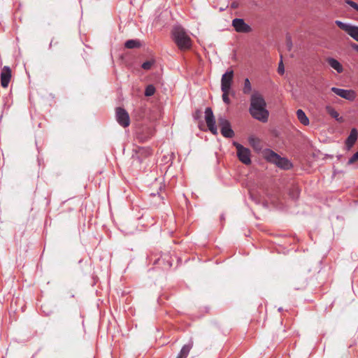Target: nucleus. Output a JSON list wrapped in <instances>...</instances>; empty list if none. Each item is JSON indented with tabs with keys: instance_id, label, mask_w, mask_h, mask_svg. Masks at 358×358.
I'll return each mask as SVG.
<instances>
[{
	"instance_id": "obj_1",
	"label": "nucleus",
	"mask_w": 358,
	"mask_h": 358,
	"mask_svg": "<svg viewBox=\"0 0 358 358\" xmlns=\"http://www.w3.org/2000/svg\"><path fill=\"white\" fill-rule=\"evenodd\" d=\"M171 38L181 51L188 50L192 48V40L185 29L180 25L173 27Z\"/></svg>"
},
{
	"instance_id": "obj_2",
	"label": "nucleus",
	"mask_w": 358,
	"mask_h": 358,
	"mask_svg": "<svg viewBox=\"0 0 358 358\" xmlns=\"http://www.w3.org/2000/svg\"><path fill=\"white\" fill-rule=\"evenodd\" d=\"M264 159L282 170H289L293 167L292 163L286 157H282L278 153L269 148L263 151Z\"/></svg>"
},
{
	"instance_id": "obj_3",
	"label": "nucleus",
	"mask_w": 358,
	"mask_h": 358,
	"mask_svg": "<svg viewBox=\"0 0 358 358\" xmlns=\"http://www.w3.org/2000/svg\"><path fill=\"white\" fill-rule=\"evenodd\" d=\"M233 145L236 149L237 157L240 162L245 165H250L251 161V151L236 141L233 142Z\"/></svg>"
},
{
	"instance_id": "obj_4",
	"label": "nucleus",
	"mask_w": 358,
	"mask_h": 358,
	"mask_svg": "<svg viewBox=\"0 0 358 358\" xmlns=\"http://www.w3.org/2000/svg\"><path fill=\"white\" fill-rule=\"evenodd\" d=\"M218 124L220 127L222 135L227 138H231L234 136V131L231 128L230 122L224 117H218Z\"/></svg>"
},
{
	"instance_id": "obj_5",
	"label": "nucleus",
	"mask_w": 358,
	"mask_h": 358,
	"mask_svg": "<svg viewBox=\"0 0 358 358\" xmlns=\"http://www.w3.org/2000/svg\"><path fill=\"white\" fill-rule=\"evenodd\" d=\"M265 107H266V102L264 96L258 92H255L250 96L249 111Z\"/></svg>"
},
{
	"instance_id": "obj_6",
	"label": "nucleus",
	"mask_w": 358,
	"mask_h": 358,
	"mask_svg": "<svg viewBox=\"0 0 358 358\" xmlns=\"http://www.w3.org/2000/svg\"><path fill=\"white\" fill-rule=\"evenodd\" d=\"M115 118L117 123L125 128L130 124V118L128 112L122 107H117L115 110Z\"/></svg>"
},
{
	"instance_id": "obj_7",
	"label": "nucleus",
	"mask_w": 358,
	"mask_h": 358,
	"mask_svg": "<svg viewBox=\"0 0 358 358\" xmlns=\"http://www.w3.org/2000/svg\"><path fill=\"white\" fill-rule=\"evenodd\" d=\"M205 120L209 131L213 134H217V128L216 127L215 119L213 110L210 107H207L205 110Z\"/></svg>"
},
{
	"instance_id": "obj_8",
	"label": "nucleus",
	"mask_w": 358,
	"mask_h": 358,
	"mask_svg": "<svg viewBox=\"0 0 358 358\" xmlns=\"http://www.w3.org/2000/svg\"><path fill=\"white\" fill-rule=\"evenodd\" d=\"M335 24L342 30L345 31L353 39L358 42V30L357 26L345 23L340 20H336Z\"/></svg>"
},
{
	"instance_id": "obj_9",
	"label": "nucleus",
	"mask_w": 358,
	"mask_h": 358,
	"mask_svg": "<svg viewBox=\"0 0 358 358\" xmlns=\"http://www.w3.org/2000/svg\"><path fill=\"white\" fill-rule=\"evenodd\" d=\"M232 26L236 31L248 34L252 31L251 27L242 18H235L232 20Z\"/></svg>"
},
{
	"instance_id": "obj_10",
	"label": "nucleus",
	"mask_w": 358,
	"mask_h": 358,
	"mask_svg": "<svg viewBox=\"0 0 358 358\" xmlns=\"http://www.w3.org/2000/svg\"><path fill=\"white\" fill-rule=\"evenodd\" d=\"M331 91L335 93L337 96L348 101H353L356 97V94L352 90H345L332 87L331 88Z\"/></svg>"
},
{
	"instance_id": "obj_11",
	"label": "nucleus",
	"mask_w": 358,
	"mask_h": 358,
	"mask_svg": "<svg viewBox=\"0 0 358 358\" xmlns=\"http://www.w3.org/2000/svg\"><path fill=\"white\" fill-rule=\"evenodd\" d=\"M249 113L254 119L262 122L265 123L268 120L269 112L266 107L250 110Z\"/></svg>"
},
{
	"instance_id": "obj_12",
	"label": "nucleus",
	"mask_w": 358,
	"mask_h": 358,
	"mask_svg": "<svg viewBox=\"0 0 358 358\" xmlns=\"http://www.w3.org/2000/svg\"><path fill=\"white\" fill-rule=\"evenodd\" d=\"M234 72L233 70H227L222 76L221 78V90H229L231 89L233 83V78Z\"/></svg>"
},
{
	"instance_id": "obj_13",
	"label": "nucleus",
	"mask_w": 358,
	"mask_h": 358,
	"mask_svg": "<svg viewBox=\"0 0 358 358\" xmlns=\"http://www.w3.org/2000/svg\"><path fill=\"white\" fill-rule=\"evenodd\" d=\"M11 78L10 67L5 66L1 72V85L3 88L8 86Z\"/></svg>"
},
{
	"instance_id": "obj_14",
	"label": "nucleus",
	"mask_w": 358,
	"mask_h": 358,
	"mask_svg": "<svg viewBox=\"0 0 358 358\" xmlns=\"http://www.w3.org/2000/svg\"><path fill=\"white\" fill-rule=\"evenodd\" d=\"M328 64L334 69H335L338 73L343 71V68L341 64L336 59L333 57H328L327 59Z\"/></svg>"
},
{
	"instance_id": "obj_15",
	"label": "nucleus",
	"mask_w": 358,
	"mask_h": 358,
	"mask_svg": "<svg viewBox=\"0 0 358 358\" xmlns=\"http://www.w3.org/2000/svg\"><path fill=\"white\" fill-rule=\"evenodd\" d=\"M192 346L193 342L190 340L188 343L182 346L176 358H186L192 348Z\"/></svg>"
},
{
	"instance_id": "obj_16",
	"label": "nucleus",
	"mask_w": 358,
	"mask_h": 358,
	"mask_svg": "<svg viewBox=\"0 0 358 358\" xmlns=\"http://www.w3.org/2000/svg\"><path fill=\"white\" fill-rule=\"evenodd\" d=\"M358 138V131L356 128H352L350 134L345 141V144H350L354 145Z\"/></svg>"
},
{
	"instance_id": "obj_17",
	"label": "nucleus",
	"mask_w": 358,
	"mask_h": 358,
	"mask_svg": "<svg viewBox=\"0 0 358 358\" xmlns=\"http://www.w3.org/2000/svg\"><path fill=\"white\" fill-rule=\"evenodd\" d=\"M296 115L298 120L303 125L307 126L310 124L308 117L302 109H298L296 110Z\"/></svg>"
},
{
	"instance_id": "obj_18",
	"label": "nucleus",
	"mask_w": 358,
	"mask_h": 358,
	"mask_svg": "<svg viewBox=\"0 0 358 358\" xmlns=\"http://www.w3.org/2000/svg\"><path fill=\"white\" fill-rule=\"evenodd\" d=\"M141 46V43L138 39H129L124 43V47L127 49L139 48Z\"/></svg>"
},
{
	"instance_id": "obj_19",
	"label": "nucleus",
	"mask_w": 358,
	"mask_h": 358,
	"mask_svg": "<svg viewBox=\"0 0 358 358\" xmlns=\"http://www.w3.org/2000/svg\"><path fill=\"white\" fill-rule=\"evenodd\" d=\"M328 113L331 115V117L334 118L336 121H338L339 122H343V117H341L339 115V113L335 109L331 108H328Z\"/></svg>"
},
{
	"instance_id": "obj_20",
	"label": "nucleus",
	"mask_w": 358,
	"mask_h": 358,
	"mask_svg": "<svg viewBox=\"0 0 358 358\" xmlns=\"http://www.w3.org/2000/svg\"><path fill=\"white\" fill-rule=\"evenodd\" d=\"M249 143L255 150H260L262 149L259 139L251 137L249 138Z\"/></svg>"
},
{
	"instance_id": "obj_21",
	"label": "nucleus",
	"mask_w": 358,
	"mask_h": 358,
	"mask_svg": "<svg viewBox=\"0 0 358 358\" xmlns=\"http://www.w3.org/2000/svg\"><path fill=\"white\" fill-rule=\"evenodd\" d=\"M156 92V88L152 84H150L146 86L144 92V94L145 96H152L155 94Z\"/></svg>"
},
{
	"instance_id": "obj_22",
	"label": "nucleus",
	"mask_w": 358,
	"mask_h": 358,
	"mask_svg": "<svg viewBox=\"0 0 358 358\" xmlns=\"http://www.w3.org/2000/svg\"><path fill=\"white\" fill-rule=\"evenodd\" d=\"M251 91H252V85H251L250 81L248 78H246L244 80V86H243V92L245 94H249L251 92Z\"/></svg>"
},
{
	"instance_id": "obj_23",
	"label": "nucleus",
	"mask_w": 358,
	"mask_h": 358,
	"mask_svg": "<svg viewBox=\"0 0 358 358\" xmlns=\"http://www.w3.org/2000/svg\"><path fill=\"white\" fill-rule=\"evenodd\" d=\"M300 194V191L298 188H294L289 190V195L293 200H296L299 199Z\"/></svg>"
},
{
	"instance_id": "obj_24",
	"label": "nucleus",
	"mask_w": 358,
	"mask_h": 358,
	"mask_svg": "<svg viewBox=\"0 0 358 358\" xmlns=\"http://www.w3.org/2000/svg\"><path fill=\"white\" fill-rule=\"evenodd\" d=\"M154 64H155L154 59L147 60L142 64L141 67L144 70H150Z\"/></svg>"
},
{
	"instance_id": "obj_25",
	"label": "nucleus",
	"mask_w": 358,
	"mask_h": 358,
	"mask_svg": "<svg viewBox=\"0 0 358 358\" xmlns=\"http://www.w3.org/2000/svg\"><path fill=\"white\" fill-rule=\"evenodd\" d=\"M223 94H222V100L224 101V103H225L226 104H229L230 103V99L229 97V93L230 92L229 90H222Z\"/></svg>"
},
{
	"instance_id": "obj_26",
	"label": "nucleus",
	"mask_w": 358,
	"mask_h": 358,
	"mask_svg": "<svg viewBox=\"0 0 358 358\" xmlns=\"http://www.w3.org/2000/svg\"><path fill=\"white\" fill-rule=\"evenodd\" d=\"M250 198V199L254 201L257 204H259L261 203V199L260 196L258 195H255L253 194L251 191H249Z\"/></svg>"
},
{
	"instance_id": "obj_27",
	"label": "nucleus",
	"mask_w": 358,
	"mask_h": 358,
	"mask_svg": "<svg viewBox=\"0 0 358 358\" xmlns=\"http://www.w3.org/2000/svg\"><path fill=\"white\" fill-rule=\"evenodd\" d=\"M357 161H358V151L356 152L348 160V162H347V164L348 165H352L355 162H356Z\"/></svg>"
},
{
	"instance_id": "obj_28",
	"label": "nucleus",
	"mask_w": 358,
	"mask_h": 358,
	"mask_svg": "<svg viewBox=\"0 0 358 358\" xmlns=\"http://www.w3.org/2000/svg\"><path fill=\"white\" fill-rule=\"evenodd\" d=\"M345 2L355 10L358 11V4L352 0H345Z\"/></svg>"
},
{
	"instance_id": "obj_29",
	"label": "nucleus",
	"mask_w": 358,
	"mask_h": 358,
	"mask_svg": "<svg viewBox=\"0 0 358 358\" xmlns=\"http://www.w3.org/2000/svg\"><path fill=\"white\" fill-rule=\"evenodd\" d=\"M278 73L280 75H283L285 73V67H284V64L282 63V59H280V62H279V64H278Z\"/></svg>"
},
{
	"instance_id": "obj_30",
	"label": "nucleus",
	"mask_w": 358,
	"mask_h": 358,
	"mask_svg": "<svg viewBox=\"0 0 358 358\" xmlns=\"http://www.w3.org/2000/svg\"><path fill=\"white\" fill-rule=\"evenodd\" d=\"M286 43H287V46L288 48V50H290L292 47V42L291 36L289 34H287V36H286Z\"/></svg>"
},
{
	"instance_id": "obj_31",
	"label": "nucleus",
	"mask_w": 358,
	"mask_h": 358,
	"mask_svg": "<svg viewBox=\"0 0 358 358\" xmlns=\"http://www.w3.org/2000/svg\"><path fill=\"white\" fill-rule=\"evenodd\" d=\"M140 154H141V155H143V157H146L147 156L151 155V152H150V149L142 148L140 151Z\"/></svg>"
},
{
	"instance_id": "obj_32",
	"label": "nucleus",
	"mask_w": 358,
	"mask_h": 358,
	"mask_svg": "<svg viewBox=\"0 0 358 358\" xmlns=\"http://www.w3.org/2000/svg\"><path fill=\"white\" fill-rule=\"evenodd\" d=\"M307 285V280L304 279L300 286H294L295 289H302L305 288Z\"/></svg>"
},
{
	"instance_id": "obj_33",
	"label": "nucleus",
	"mask_w": 358,
	"mask_h": 358,
	"mask_svg": "<svg viewBox=\"0 0 358 358\" xmlns=\"http://www.w3.org/2000/svg\"><path fill=\"white\" fill-rule=\"evenodd\" d=\"M354 145L350 144H345V150L346 151H350L353 148Z\"/></svg>"
},
{
	"instance_id": "obj_34",
	"label": "nucleus",
	"mask_w": 358,
	"mask_h": 358,
	"mask_svg": "<svg viewBox=\"0 0 358 358\" xmlns=\"http://www.w3.org/2000/svg\"><path fill=\"white\" fill-rule=\"evenodd\" d=\"M351 47L353 50H355V51L358 52V45L357 43H351Z\"/></svg>"
},
{
	"instance_id": "obj_35",
	"label": "nucleus",
	"mask_w": 358,
	"mask_h": 358,
	"mask_svg": "<svg viewBox=\"0 0 358 358\" xmlns=\"http://www.w3.org/2000/svg\"><path fill=\"white\" fill-rule=\"evenodd\" d=\"M200 115H201V112H200L199 110H197L195 112L194 115V119H197V118H199V116H200Z\"/></svg>"
},
{
	"instance_id": "obj_36",
	"label": "nucleus",
	"mask_w": 358,
	"mask_h": 358,
	"mask_svg": "<svg viewBox=\"0 0 358 358\" xmlns=\"http://www.w3.org/2000/svg\"><path fill=\"white\" fill-rule=\"evenodd\" d=\"M343 156L341 155H339L337 156L338 159H340Z\"/></svg>"
},
{
	"instance_id": "obj_37",
	"label": "nucleus",
	"mask_w": 358,
	"mask_h": 358,
	"mask_svg": "<svg viewBox=\"0 0 358 358\" xmlns=\"http://www.w3.org/2000/svg\"><path fill=\"white\" fill-rule=\"evenodd\" d=\"M169 266L171 267L172 266V263L171 262H169Z\"/></svg>"
},
{
	"instance_id": "obj_38",
	"label": "nucleus",
	"mask_w": 358,
	"mask_h": 358,
	"mask_svg": "<svg viewBox=\"0 0 358 358\" xmlns=\"http://www.w3.org/2000/svg\"><path fill=\"white\" fill-rule=\"evenodd\" d=\"M138 159H139V162H142V159H141V157L139 156V157H138Z\"/></svg>"
},
{
	"instance_id": "obj_39",
	"label": "nucleus",
	"mask_w": 358,
	"mask_h": 358,
	"mask_svg": "<svg viewBox=\"0 0 358 358\" xmlns=\"http://www.w3.org/2000/svg\"><path fill=\"white\" fill-rule=\"evenodd\" d=\"M282 310V308H278V311H279V312H281Z\"/></svg>"
},
{
	"instance_id": "obj_40",
	"label": "nucleus",
	"mask_w": 358,
	"mask_h": 358,
	"mask_svg": "<svg viewBox=\"0 0 358 358\" xmlns=\"http://www.w3.org/2000/svg\"><path fill=\"white\" fill-rule=\"evenodd\" d=\"M231 6H232L233 8H236V5H235L234 3H232Z\"/></svg>"
},
{
	"instance_id": "obj_41",
	"label": "nucleus",
	"mask_w": 358,
	"mask_h": 358,
	"mask_svg": "<svg viewBox=\"0 0 358 358\" xmlns=\"http://www.w3.org/2000/svg\"><path fill=\"white\" fill-rule=\"evenodd\" d=\"M221 219H224V215H221Z\"/></svg>"
},
{
	"instance_id": "obj_42",
	"label": "nucleus",
	"mask_w": 358,
	"mask_h": 358,
	"mask_svg": "<svg viewBox=\"0 0 358 358\" xmlns=\"http://www.w3.org/2000/svg\"><path fill=\"white\" fill-rule=\"evenodd\" d=\"M52 46V41L50 43V48Z\"/></svg>"
},
{
	"instance_id": "obj_43",
	"label": "nucleus",
	"mask_w": 358,
	"mask_h": 358,
	"mask_svg": "<svg viewBox=\"0 0 358 358\" xmlns=\"http://www.w3.org/2000/svg\"><path fill=\"white\" fill-rule=\"evenodd\" d=\"M357 30H358V26H357Z\"/></svg>"
}]
</instances>
